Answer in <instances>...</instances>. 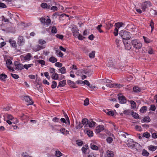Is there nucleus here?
Returning <instances> with one entry per match:
<instances>
[{
  "label": "nucleus",
  "mask_w": 157,
  "mask_h": 157,
  "mask_svg": "<svg viewBox=\"0 0 157 157\" xmlns=\"http://www.w3.org/2000/svg\"><path fill=\"white\" fill-rule=\"evenodd\" d=\"M130 32L125 30H122L119 33L120 36L122 38L123 40L129 39L131 38Z\"/></svg>",
  "instance_id": "1"
},
{
  "label": "nucleus",
  "mask_w": 157,
  "mask_h": 157,
  "mask_svg": "<svg viewBox=\"0 0 157 157\" xmlns=\"http://www.w3.org/2000/svg\"><path fill=\"white\" fill-rule=\"evenodd\" d=\"M132 44L133 47L136 50H139L142 47V43L137 39L132 40Z\"/></svg>",
  "instance_id": "2"
},
{
  "label": "nucleus",
  "mask_w": 157,
  "mask_h": 157,
  "mask_svg": "<svg viewBox=\"0 0 157 157\" xmlns=\"http://www.w3.org/2000/svg\"><path fill=\"white\" fill-rule=\"evenodd\" d=\"M151 3L150 1H145L142 3L141 9L143 12H144L146 8L151 6Z\"/></svg>",
  "instance_id": "3"
},
{
  "label": "nucleus",
  "mask_w": 157,
  "mask_h": 157,
  "mask_svg": "<svg viewBox=\"0 0 157 157\" xmlns=\"http://www.w3.org/2000/svg\"><path fill=\"white\" fill-rule=\"evenodd\" d=\"M31 57V55L30 53H28L26 55H22L20 56L22 60L26 61H29L30 60Z\"/></svg>",
  "instance_id": "4"
},
{
  "label": "nucleus",
  "mask_w": 157,
  "mask_h": 157,
  "mask_svg": "<svg viewBox=\"0 0 157 157\" xmlns=\"http://www.w3.org/2000/svg\"><path fill=\"white\" fill-rule=\"evenodd\" d=\"M25 41V39L23 36H18L17 43L19 46H21L23 45L24 44Z\"/></svg>",
  "instance_id": "5"
},
{
  "label": "nucleus",
  "mask_w": 157,
  "mask_h": 157,
  "mask_svg": "<svg viewBox=\"0 0 157 157\" xmlns=\"http://www.w3.org/2000/svg\"><path fill=\"white\" fill-rule=\"evenodd\" d=\"M14 65L15 67V69L16 70L21 71L24 69L23 65L16 61L14 62Z\"/></svg>",
  "instance_id": "6"
},
{
  "label": "nucleus",
  "mask_w": 157,
  "mask_h": 157,
  "mask_svg": "<svg viewBox=\"0 0 157 157\" xmlns=\"http://www.w3.org/2000/svg\"><path fill=\"white\" fill-rule=\"evenodd\" d=\"M132 140H131L128 141L127 145L128 147H131L132 148H134L135 149H136V150H137L136 147V145H138V143H136V144H134L135 143Z\"/></svg>",
  "instance_id": "7"
},
{
  "label": "nucleus",
  "mask_w": 157,
  "mask_h": 157,
  "mask_svg": "<svg viewBox=\"0 0 157 157\" xmlns=\"http://www.w3.org/2000/svg\"><path fill=\"white\" fill-rule=\"evenodd\" d=\"M123 42L125 48L127 50H129L131 48V46L130 44V42L126 40H123Z\"/></svg>",
  "instance_id": "8"
},
{
  "label": "nucleus",
  "mask_w": 157,
  "mask_h": 157,
  "mask_svg": "<svg viewBox=\"0 0 157 157\" xmlns=\"http://www.w3.org/2000/svg\"><path fill=\"white\" fill-rule=\"evenodd\" d=\"M23 99L28 103L27 105H31L33 104V102L31 98L29 96L25 95L23 97Z\"/></svg>",
  "instance_id": "9"
},
{
  "label": "nucleus",
  "mask_w": 157,
  "mask_h": 157,
  "mask_svg": "<svg viewBox=\"0 0 157 157\" xmlns=\"http://www.w3.org/2000/svg\"><path fill=\"white\" fill-rule=\"evenodd\" d=\"M119 102L121 104L126 103V99L125 97L123 96H119L118 97Z\"/></svg>",
  "instance_id": "10"
},
{
  "label": "nucleus",
  "mask_w": 157,
  "mask_h": 157,
  "mask_svg": "<svg viewBox=\"0 0 157 157\" xmlns=\"http://www.w3.org/2000/svg\"><path fill=\"white\" fill-rule=\"evenodd\" d=\"M12 62L10 59H7L6 61V64L7 65V67L8 69L12 71H14L13 68L10 66L11 64H12Z\"/></svg>",
  "instance_id": "11"
},
{
  "label": "nucleus",
  "mask_w": 157,
  "mask_h": 157,
  "mask_svg": "<svg viewBox=\"0 0 157 157\" xmlns=\"http://www.w3.org/2000/svg\"><path fill=\"white\" fill-rule=\"evenodd\" d=\"M104 129V126L103 125H98L96 127V131L97 133H99L102 131Z\"/></svg>",
  "instance_id": "12"
},
{
  "label": "nucleus",
  "mask_w": 157,
  "mask_h": 157,
  "mask_svg": "<svg viewBox=\"0 0 157 157\" xmlns=\"http://www.w3.org/2000/svg\"><path fill=\"white\" fill-rule=\"evenodd\" d=\"M9 42L11 46L14 48L17 47L16 43L15 40L12 39H10L9 40Z\"/></svg>",
  "instance_id": "13"
},
{
  "label": "nucleus",
  "mask_w": 157,
  "mask_h": 157,
  "mask_svg": "<svg viewBox=\"0 0 157 157\" xmlns=\"http://www.w3.org/2000/svg\"><path fill=\"white\" fill-rule=\"evenodd\" d=\"M82 126L85 125V127H86L89 123L88 120L86 118H84L82 120Z\"/></svg>",
  "instance_id": "14"
},
{
  "label": "nucleus",
  "mask_w": 157,
  "mask_h": 157,
  "mask_svg": "<svg viewBox=\"0 0 157 157\" xmlns=\"http://www.w3.org/2000/svg\"><path fill=\"white\" fill-rule=\"evenodd\" d=\"M106 154L108 157H114V154L112 151L108 150L106 151Z\"/></svg>",
  "instance_id": "15"
},
{
  "label": "nucleus",
  "mask_w": 157,
  "mask_h": 157,
  "mask_svg": "<svg viewBox=\"0 0 157 157\" xmlns=\"http://www.w3.org/2000/svg\"><path fill=\"white\" fill-rule=\"evenodd\" d=\"M66 83V81L65 80H63L62 81H60L59 83V85L57 86V88H59L61 86H64Z\"/></svg>",
  "instance_id": "16"
},
{
  "label": "nucleus",
  "mask_w": 157,
  "mask_h": 157,
  "mask_svg": "<svg viewBox=\"0 0 157 157\" xmlns=\"http://www.w3.org/2000/svg\"><path fill=\"white\" fill-rule=\"evenodd\" d=\"M41 7L43 9H50V6H48L47 4L45 3H43L41 4Z\"/></svg>",
  "instance_id": "17"
},
{
  "label": "nucleus",
  "mask_w": 157,
  "mask_h": 157,
  "mask_svg": "<svg viewBox=\"0 0 157 157\" xmlns=\"http://www.w3.org/2000/svg\"><path fill=\"white\" fill-rule=\"evenodd\" d=\"M45 48V46L44 45V46H40L39 45H37L35 49V50L36 51H39L41 49H43L44 48Z\"/></svg>",
  "instance_id": "18"
},
{
  "label": "nucleus",
  "mask_w": 157,
  "mask_h": 157,
  "mask_svg": "<svg viewBox=\"0 0 157 157\" xmlns=\"http://www.w3.org/2000/svg\"><path fill=\"white\" fill-rule=\"evenodd\" d=\"M7 78V75L5 74H2L0 75V80L4 81L6 80V79Z\"/></svg>",
  "instance_id": "19"
},
{
  "label": "nucleus",
  "mask_w": 157,
  "mask_h": 157,
  "mask_svg": "<svg viewBox=\"0 0 157 157\" xmlns=\"http://www.w3.org/2000/svg\"><path fill=\"white\" fill-rule=\"evenodd\" d=\"M60 131L63 134L66 135L69 134V132L68 131L66 130L65 128H61L60 130Z\"/></svg>",
  "instance_id": "20"
},
{
  "label": "nucleus",
  "mask_w": 157,
  "mask_h": 157,
  "mask_svg": "<svg viewBox=\"0 0 157 157\" xmlns=\"http://www.w3.org/2000/svg\"><path fill=\"white\" fill-rule=\"evenodd\" d=\"M148 148L149 150L153 151L157 149V146L151 145L148 146Z\"/></svg>",
  "instance_id": "21"
},
{
  "label": "nucleus",
  "mask_w": 157,
  "mask_h": 157,
  "mask_svg": "<svg viewBox=\"0 0 157 157\" xmlns=\"http://www.w3.org/2000/svg\"><path fill=\"white\" fill-rule=\"evenodd\" d=\"M96 123L93 121L92 119H90L89 122L88 123L89 126L90 128H92L94 126Z\"/></svg>",
  "instance_id": "22"
},
{
  "label": "nucleus",
  "mask_w": 157,
  "mask_h": 157,
  "mask_svg": "<svg viewBox=\"0 0 157 157\" xmlns=\"http://www.w3.org/2000/svg\"><path fill=\"white\" fill-rule=\"evenodd\" d=\"M56 54L59 57H63V53L59 51V50H56Z\"/></svg>",
  "instance_id": "23"
},
{
  "label": "nucleus",
  "mask_w": 157,
  "mask_h": 157,
  "mask_svg": "<svg viewBox=\"0 0 157 157\" xmlns=\"http://www.w3.org/2000/svg\"><path fill=\"white\" fill-rule=\"evenodd\" d=\"M57 60V59L54 56L50 57L49 59V61L52 63L56 62Z\"/></svg>",
  "instance_id": "24"
},
{
  "label": "nucleus",
  "mask_w": 157,
  "mask_h": 157,
  "mask_svg": "<svg viewBox=\"0 0 157 157\" xmlns=\"http://www.w3.org/2000/svg\"><path fill=\"white\" fill-rule=\"evenodd\" d=\"M86 134L88 136L90 137H91L93 136L94 134L93 132L90 130H87Z\"/></svg>",
  "instance_id": "25"
},
{
  "label": "nucleus",
  "mask_w": 157,
  "mask_h": 157,
  "mask_svg": "<svg viewBox=\"0 0 157 157\" xmlns=\"http://www.w3.org/2000/svg\"><path fill=\"white\" fill-rule=\"evenodd\" d=\"M142 155L143 156L147 157L149 155V153L147 150L144 149L142 151Z\"/></svg>",
  "instance_id": "26"
},
{
  "label": "nucleus",
  "mask_w": 157,
  "mask_h": 157,
  "mask_svg": "<svg viewBox=\"0 0 157 157\" xmlns=\"http://www.w3.org/2000/svg\"><path fill=\"white\" fill-rule=\"evenodd\" d=\"M76 126L75 127L76 128L78 129H80L83 126L81 123L80 122H79L78 123L76 122Z\"/></svg>",
  "instance_id": "27"
},
{
  "label": "nucleus",
  "mask_w": 157,
  "mask_h": 157,
  "mask_svg": "<svg viewBox=\"0 0 157 157\" xmlns=\"http://www.w3.org/2000/svg\"><path fill=\"white\" fill-rule=\"evenodd\" d=\"M83 72L89 76H90L92 74L91 71L88 70H84Z\"/></svg>",
  "instance_id": "28"
},
{
  "label": "nucleus",
  "mask_w": 157,
  "mask_h": 157,
  "mask_svg": "<svg viewBox=\"0 0 157 157\" xmlns=\"http://www.w3.org/2000/svg\"><path fill=\"white\" fill-rule=\"evenodd\" d=\"M60 72L63 74H65L66 73V69L65 67H63L59 69Z\"/></svg>",
  "instance_id": "29"
},
{
  "label": "nucleus",
  "mask_w": 157,
  "mask_h": 157,
  "mask_svg": "<svg viewBox=\"0 0 157 157\" xmlns=\"http://www.w3.org/2000/svg\"><path fill=\"white\" fill-rule=\"evenodd\" d=\"M114 22L113 21H111L109 22L106 24V25L109 29H110L113 26Z\"/></svg>",
  "instance_id": "30"
},
{
  "label": "nucleus",
  "mask_w": 157,
  "mask_h": 157,
  "mask_svg": "<svg viewBox=\"0 0 157 157\" xmlns=\"http://www.w3.org/2000/svg\"><path fill=\"white\" fill-rule=\"evenodd\" d=\"M131 104V107L132 109H135L136 107V102L133 101L131 100L129 101Z\"/></svg>",
  "instance_id": "31"
},
{
  "label": "nucleus",
  "mask_w": 157,
  "mask_h": 157,
  "mask_svg": "<svg viewBox=\"0 0 157 157\" xmlns=\"http://www.w3.org/2000/svg\"><path fill=\"white\" fill-rule=\"evenodd\" d=\"M147 109V107L146 106H143L140 109V111L141 113H143L146 112Z\"/></svg>",
  "instance_id": "32"
},
{
  "label": "nucleus",
  "mask_w": 157,
  "mask_h": 157,
  "mask_svg": "<svg viewBox=\"0 0 157 157\" xmlns=\"http://www.w3.org/2000/svg\"><path fill=\"white\" fill-rule=\"evenodd\" d=\"M36 62L40 64L42 67H43L44 65H45V62L44 60L39 59L36 60Z\"/></svg>",
  "instance_id": "33"
},
{
  "label": "nucleus",
  "mask_w": 157,
  "mask_h": 157,
  "mask_svg": "<svg viewBox=\"0 0 157 157\" xmlns=\"http://www.w3.org/2000/svg\"><path fill=\"white\" fill-rule=\"evenodd\" d=\"M58 78V75L56 73H54L52 76V78L53 79H57Z\"/></svg>",
  "instance_id": "34"
},
{
  "label": "nucleus",
  "mask_w": 157,
  "mask_h": 157,
  "mask_svg": "<svg viewBox=\"0 0 157 157\" xmlns=\"http://www.w3.org/2000/svg\"><path fill=\"white\" fill-rule=\"evenodd\" d=\"M95 52L94 51H93L90 53L89 55V56L90 58H93L95 57Z\"/></svg>",
  "instance_id": "35"
},
{
  "label": "nucleus",
  "mask_w": 157,
  "mask_h": 157,
  "mask_svg": "<svg viewBox=\"0 0 157 157\" xmlns=\"http://www.w3.org/2000/svg\"><path fill=\"white\" fill-rule=\"evenodd\" d=\"M57 32V29L55 26H53L52 28L51 32L52 33L55 34Z\"/></svg>",
  "instance_id": "36"
},
{
  "label": "nucleus",
  "mask_w": 157,
  "mask_h": 157,
  "mask_svg": "<svg viewBox=\"0 0 157 157\" xmlns=\"http://www.w3.org/2000/svg\"><path fill=\"white\" fill-rule=\"evenodd\" d=\"M132 115L133 117L136 119H137L139 118V115L136 113L133 112L132 113Z\"/></svg>",
  "instance_id": "37"
},
{
  "label": "nucleus",
  "mask_w": 157,
  "mask_h": 157,
  "mask_svg": "<svg viewBox=\"0 0 157 157\" xmlns=\"http://www.w3.org/2000/svg\"><path fill=\"white\" fill-rule=\"evenodd\" d=\"M143 39L144 40L145 43H150L152 41L150 39L147 38V37H145L144 36H143Z\"/></svg>",
  "instance_id": "38"
},
{
  "label": "nucleus",
  "mask_w": 157,
  "mask_h": 157,
  "mask_svg": "<svg viewBox=\"0 0 157 157\" xmlns=\"http://www.w3.org/2000/svg\"><path fill=\"white\" fill-rule=\"evenodd\" d=\"M90 148L93 150H98V147L97 146L92 144L90 145Z\"/></svg>",
  "instance_id": "39"
},
{
  "label": "nucleus",
  "mask_w": 157,
  "mask_h": 157,
  "mask_svg": "<svg viewBox=\"0 0 157 157\" xmlns=\"http://www.w3.org/2000/svg\"><path fill=\"white\" fill-rule=\"evenodd\" d=\"M133 91L135 92H139L140 91V89L138 86H135L133 88Z\"/></svg>",
  "instance_id": "40"
},
{
  "label": "nucleus",
  "mask_w": 157,
  "mask_h": 157,
  "mask_svg": "<svg viewBox=\"0 0 157 157\" xmlns=\"http://www.w3.org/2000/svg\"><path fill=\"white\" fill-rule=\"evenodd\" d=\"M143 121L145 122H148L150 121V119L149 117H145L144 118Z\"/></svg>",
  "instance_id": "41"
},
{
  "label": "nucleus",
  "mask_w": 157,
  "mask_h": 157,
  "mask_svg": "<svg viewBox=\"0 0 157 157\" xmlns=\"http://www.w3.org/2000/svg\"><path fill=\"white\" fill-rule=\"evenodd\" d=\"M57 84L56 82L55 81H53L52 82L51 87L52 89L55 88L57 86Z\"/></svg>",
  "instance_id": "42"
},
{
  "label": "nucleus",
  "mask_w": 157,
  "mask_h": 157,
  "mask_svg": "<svg viewBox=\"0 0 157 157\" xmlns=\"http://www.w3.org/2000/svg\"><path fill=\"white\" fill-rule=\"evenodd\" d=\"M123 25V23L122 22H118L115 24L116 28L118 29L122 27Z\"/></svg>",
  "instance_id": "43"
},
{
  "label": "nucleus",
  "mask_w": 157,
  "mask_h": 157,
  "mask_svg": "<svg viewBox=\"0 0 157 157\" xmlns=\"http://www.w3.org/2000/svg\"><path fill=\"white\" fill-rule=\"evenodd\" d=\"M33 64H25L23 66V68H24L26 70H28L29 68L33 66Z\"/></svg>",
  "instance_id": "44"
},
{
  "label": "nucleus",
  "mask_w": 157,
  "mask_h": 157,
  "mask_svg": "<svg viewBox=\"0 0 157 157\" xmlns=\"http://www.w3.org/2000/svg\"><path fill=\"white\" fill-rule=\"evenodd\" d=\"M122 87V85L120 84L114 83V88H120Z\"/></svg>",
  "instance_id": "45"
},
{
  "label": "nucleus",
  "mask_w": 157,
  "mask_h": 157,
  "mask_svg": "<svg viewBox=\"0 0 157 157\" xmlns=\"http://www.w3.org/2000/svg\"><path fill=\"white\" fill-rule=\"evenodd\" d=\"M143 136L144 137L148 138L150 137V135L148 132H146L143 133Z\"/></svg>",
  "instance_id": "46"
},
{
  "label": "nucleus",
  "mask_w": 157,
  "mask_h": 157,
  "mask_svg": "<svg viewBox=\"0 0 157 157\" xmlns=\"http://www.w3.org/2000/svg\"><path fill=\"white\" fill-rule=\"evenodd\" d=\"M55 155L57 157H60L61 156L62 153L59 151H55Z\"/></svg>",
  "instance_id": "47"
},
{
  "label": "nucleus",
  "mask_w": 157,
  "mask_h": 157,
  "mask_svg": "<svg viewBox=\"0 0 157 157\" xmlns=\"http://www.w3.org/2000/svg\"><path fill=\"white\" fill-rule=\"evenodd\" d=\"M150 25L151 26V32H152V31H153V30L154 29V23L153 22V21L152 20H151V22H150Z\"/></svg>",
  "instance_id": "48"
},
{
  "label": "nucleus",
  "mask_w": 157,
  "mask_h": 157,
  "mask_svg": "<svg viewBox=\"0 0 157 157\" xmlns=\"http://www.w3.org/2000/svg\"><path fill=\"white\" fill-rule=\"evenodd\" d=\"M101 27H102V25H98L97 27V30L99 32L101 33L103 32V31L101 29Z\"/></svg>",
  "instance_id": "49"
},
{
  "label": "nucleus",
  "mask_w": 157,
  "mask_h": 157,
  "mask_svg": "<svg viewBox=\"0 0 157 157\" xmlns=\"http://www.w3.org/2000/svg\"><path fill=\"white\" fill-rule=\"evenodd\" d=\"M11 75L13 78L15 79H17L19 78V76L17 75L11 73Z\"/></svg>",
  "instance_id": "50"
},
{
  "label": "nucleus",
  "mask_w": 157,
  "mask_h": 157,
  "mask_svg": "<svg viewBox=\"0 0 157 157\" xmlns=\"http://www.w3.org/2000/svg\"><path fill=\"white\" fill-rule=\"evenodd\" d=\"M106 140L108 143L110 144L113 141V139L112 137H109L107 138Z\"/></svg>",
  "instance_id": "51"
},
{
  "label": "nucleus",
  "mask_w": 157,
  "mask_h": 157,
  "mask_svg": "<svg viewBox=\"0 0 157 157\" xmlns=\"http://www.w3.org/2000/svg\"><path fill=\"white\" fill-rule=\"evenodd\" d=\"M86 147H82V151L84 153H85L86 151L87 150V149L88 148V146H86V145H85V147H86Z\"/></svg>",
  "instance_id": "52"
},
{
  "label": "nucleus",
  "mask_w": 157,
  "mask_h": 157,
  "mask_svg": "<svg viewBox=\"0 0 157 157\" xmlns=\"http://www.w3.org/2000/svg\"><path fill=\"white\" fill-rule=\"evenodd\" d=\"M78 39L80 40H82L84 39L85 38V37L83 36L81 34H79L78 36Z\"/></svg>",
  "instance_id": "53"
},
{
  "label": "nucleus",
  "mask_w": 157,
  "mask_h": 157,
  "mask_svg": "<svg viewBox=\"0 0 157 157\" xmlns=\"http://www.w3.org/2000/svg\"><path fill=\"white\" fill-rule=\"evenodd\" d=\"M105 112L107 114L110 116H113L114 115V113L113 111H108L107 112L106 111Z\"/></svg>",
  "instance_id": "54"
},
{
  "label": "nucleus",
  "mask_w": 157,
  "mask_h": 157,
  "mask_svg": "<svg viewBox=\"0 0 157 157\" xmlns=\"http://www.w3.org/2000/svg\"><path fill=\"white\" fill-rule=\"evenodd\" d=\"M81 81L82 82V83L84 84H86L88 86H90V83H89V82L87 80H85L83 81Z\"/></svg>",
  "instance_id": "55"
},
{
  "label": "nucleus",
  "mask_w": 157,
  "mask_h": 157,
  "mask_svg": "<svg viewBox=\"0 0 157 157\" xmlns=\"http://www.w3.org/2000/svg\"><path fill=\"white\" fill-rule=\"evenodd\" d=\"M46 43L45 41L42 39H40L39 40V43L41 45H43Z\"/></svg>",
  "instance_id": "56"
},
{
  "label": "nucleus",
  "mask_w": 157,
  "mask_h": 157,
  "mask_svg": "<svg viewBox=\"0 0 157 157\" xmlns=\"http://www.w3.org/2000/svg\"><path fill=\"white\" fill-rule=\"evenodd\" d=\"M55 66L58 67H61L62 65V63L59 62H56L55 64Z\"/></svg>",
  "instance_id": "57"
},
{
  "label": "nucleus",
  "mask_w": 157,
  "mask_h": 157,
  "mask_svg": "<svg viewBox=\"0 0 157 157\" xmlns=\"http://www.w3.org/2000/svg\"><path fill=\"white\" fill-rule=\"evenodd\" d=\"M89 104V100L88 98H86L84 101V104L85 105H87Z\"/></svg>",
  "instance_id": "58"
},
{
  "label": "nucleus",
  "mask_w": 157,
  "mask_h": 157,
  "mask_svg": "<svg viewBox=\"0 0 157 157\" xmlns=\"http://www.w3.org/2000/svg\"><path fill=\"white\" fill-rule=\"evenodd\" d=\"M49 70L50 73L53 74L55 73V69L54 68L52 67H50Z\"/></svg>",
  "instance_id": "59"
},
{
  "label": "nucleus",
  "mask_w": 157,
  "mask_h": 157,
  "mask_svg": "<svg viewBox=\"0 0 157 157\" xmlns=\"http://www.w3.org/2000/svg\"><path fill=\"white\" fill-rule=\"evenodd\" d=\"M148 53L149 54H153V51L152 49L151 48H148Z\"/></svg>",
  "instance_id": "60"
},
{
  "label": "nucleus",
  "mask_w": 157,
  "mask_h": 157,
  "mask_svg": "<svg viewBox=\"0 0 157 157\" xmlns=\"http://www.w3.org/2000/svg\"><path fill=\"white\" fill-rule=\"evenodd\" d=\"M56 36L57 38L61 40L62 39L63 37V35L60 34H57L56 35Z\"/></svg>",
  "instance_id": "61"
},
{
  "label": "nucleus",
  "mask_w": 157,
  "mask_h": 157,
  "mask_svg": "<svg viewBox=\"0 0 157 157\" xmlns=\"http://www.w3.org/2000/svg\"><path fill=\"white\" fill-rule=\"evenodd\" d=\"M50 8L51 10H53V11H57L58 9L57 7L56 6H53L51 8L50 7Z\"/></svg>",
  "instance_id": "62"
},
{
  "label": "nucleus",
  "mask_w": 157,
  "mask_h": 157,
  "mask_svg": "<svg viewBox=\"0 0 157 157\" xmlns=\"http://www.w3.org/2000/svg\"><path fill=\"white\" fill-rule=\"evenodd\" d=\"M22 155L23 157H32V156L28 155L26 152H23L22 154Z\"/></svg>",
  "instance_id": "63"
},
{
  "label": "nucleus",
  "mask_w": 157,
  "mask_h": 157,
  "mask_svg": "<svg viewBox=\"0 0 157 157\" xmlns=\"http://www.w3.org/2000/svg\"><path fill=\"white\" fill-rule=\"evenodd\" d=\"M52 121L55 122H58L60 120L59 118L55 117L53 119Z\"/></svg>",
  "instance_id": "64"
}]
</instances>
